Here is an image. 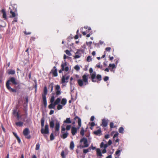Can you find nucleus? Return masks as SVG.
Here are the masks:
<instances>
[{
	"label": "nucleus",
	"mask_w": 158,
	"mask_h": 158,
	"mask_svg": "<svg viewBox=\"0 0 158 158\" xmlns=\"http://www.w3.org/2000/svg\"><path fill=\"white\" fill-rule=\"evenodd\" d=\"M74 120H76V119H78L77 123L78 124V127L76 128L74 127H71V132L73 135H76L77 132V130L80 128L81 126V118L78 116H76L74 118Z\"/></svg>",
	"instance_id": "2"
},
{
	"label": "nucleus",
	"mask_w": 158,
	"mask_h": 158,
	"mask_svg": "<svg viewBox=\"0 0 158 158\" xmlns=\"http://www.w3.org/2000/svg\"><path fill=\"white\" fill-rule=\"evenodd\" d=\"M54 112V111L53 110H51L50 111L49 114L50 115H52L53 114Z\"/></svg>",
	"instance_id": "57"
},
{
	"label": "nucleus",
	"mask_w": 158,
	"mask_h": 158,
	"mask_svg": "<svg viewBox=\"0 0 158 158\" xmlns=\"http://www.w3.org/2000/svg\"><path fill=\"white\" fill-rule=\"evenodd\" d=\"M18 20H17V17H15V18L14 19V20H13V23H14V22H17Z\"/></svg>",
	"instance_id": "55"
},
{
	"label": "nucleus",
	"mask_w": 158,
	"mask_h": 158,
	"mask_svg": "<svg viewBox=\"0 0 158 158\" xmlns=\"http://www.w3.org/2000/svg\"><path fill=\"white\" fill-rule=\"evenodd\" d=\"M63 123L70 124L72 123V121L70 118H67L66 120L63 122Z\"/></svg>",
	"instance_id": "17"
},
{
	"label": "nucleus",
	"mask_w": 158,
	"mask_h": 158,
	"mask_svg": "<svg viewBox=\"0 0 158 158\" xmlns=\"http://www.w3.org/2000/svg\"><path fill=\"white\" fill-rule=\"evenodd\" d=\"M48 108L49 109H55V107L53 106L52 105V103H51V104L48 105Z\"/></svg>",
	"instance_id": "34"
},
{
	"label": "nucleus",
	"mask_w": 158,
	"mask_h": 158,
	"mask_svg": "<svg viewBox=\"0 0 158 158\" xmlns=\"http://www.w3.org/2000/svg\"><path fill=\"white\" fill-rule=\"evenodd\" d=\"M50 139L51 140H52L54 139V137L53 135V133H52L51 134L50 136Z\"/></svg>",
	"instance_id": "36"
},
{
	"label": "nucleus",
	"mask_w": 158,
	"mask_h": 158,
	"mask_svg": "<svg viewBox=\"0 0 158 158\" xmlns=\"http://www.w3.org/2000/svg\"><path fill=\"white\" fill-rule=\"evenodd\" d=\"M92 44V42L91 41L86 42V44L87 45H89V47L91 46Z\"/></svg>",
	"instance_id": "42"
},
{
	"label": "nucleus",
	"mask_w": 158,
	"mask_h": 158,
	"mask_svg": "<svg viewBox=\"0 0 158 158\" xmlns=\"http://www.w3.org/2000/svg\"><path fill=\"white\" fill-rule=\"evenodd\" d=\"M35 40V37H32L31 38L30 40H32V41H34Z\"/></svg>",
	"instance_id": "62"
},
{
	"label": "nucleus",
	"mask_w": 158,
	"mask_h": 158,
	"mask_svg": "<svg viewBox=\"0 0 158 158\" xmlns=\"http://www.w3.org/2000/svg\"><path fill=\"white\" fill-rule=\"evenodd\" d=\"M88 75L85 74L82 77V79H79L77 80V83L80 87H81L88 84Z\"/></svg>",
	"instance_id": "6"
},
{
	"label": "nucleus",
	"mask_w": 158,
	"mask_h": 158,
	"mask_svg": "<svg viewBox=\"0 0 158 158\" xmlns=\"http://www.w3.org/2000/svg\"><path fill=\"white\" fill-rule=\"evenodd\" d=\"M51 72L52 73V75L56 77L57 76V69L55 66H54L53 69L51 70Z\"/></svg>",
	"instance_id": "13"
},
{
	"label": "nucleus",
	"mask_w": 158,
	"mask_h": 158,
	"mask_svg": "<svg viewBox=\"0 0 158 158\" xmlns=\"http://www.w3.org/2000/svg\"><path fill=\"white\" fill-rule=\"evenodd\" d=\"M45 119L44 117H42L41 120V124L42 128L41 129V133L44 134V136L45 137H47L46 134H48L49 133L48 129V124H46L45 126V129H44L43 127L44 126Z\"/></svg>",
	"instance_id": "5"
},
{
	"label": "nucleus",
	"mask_w": 158,
	"mask_h": 158,
	"mask_svg": "<svg viewBox=\"0 0 158 158\" xmlns=\"http://www.w3.org/2000/svg\"><path fill=\"white\" fill-rule=\"evenodd\" d=\"M55 100V97L53 96L51 97L50 99V102L51 103H52L54 102Z\"/></svg>",
	"instance_id": "30"
},
{
	"label": "nucleus",
	"mask_w": 158,
	"mask_h": 158,
	"mask_svg": "<svg viewBox=\"0 0 158 158\" xmlns=\"http://www.w3.org/2000/svg\"><path fill=\"white\" fill-rule=\"evenodd\" d=\"M74 147V145L73 142V141L71 142L69 147L70 149L71 150H73Z\"/></svg>",
	"instance_id": "27"
},
{
	"label": "nucleus",
	"mask_w": 158,
	"mask_h": 158,
	"mask_svg": "<svg viewBox=\"0 0 158 158\" xmlns=\"http://www.w3.org/2000/svg\"><path fill=\"white\" fill-rule=\"evenodd\" d=\"M89 72L91 77V80L93 82H98V81L102 80V76L100 74H98L96 76V73L95 72H93V69L91 68L89 69Z\"/></svg>",
	"instance_id": "1"
},
{
	"label": "nucleus",
	"mask_w": 158,
	"mask_h": 158,
	"mask_svg": "<svg viewBox=\"0 0 158 158\" xmlns=\"http://www.w3.org/2000/svg\"><path fill=\"white\" fill-rule=\"evenodd\" d=\"M1 127H2V130H3V131L4 132V133H5L6 132V130H5V128L4 127V126H3V125H1Z\"/></svg>",
	"instance_id": "47"
},
{
	"label": "nucleus",
	"mask_w": 158,
	"mask_h": 158,
	"mask_svg": "<svg viewBox=\"0 0 158 158\" xmlns=\"http://www.w3.org/2000/svg\"><path fill=\"white\" fill-rule=\"evenodd\" d=\"M55 89L56 90V94L57 95H60L61 94V92L60 91V86L58 85H57L55 86Z\"/></svg>",
	"instance_id": "12"
},
{
	"label": "nucleus",
	"mask_w": 158,
	"mask_h": 158,
	"mask_svg": "<svg viewBox=\"0 0 158 158\" xmlns=\"http://www.w3.org/2000/svg\"><path fill=\"white\" fill-rule=\"evenodd\" d=\"M110 50L111 48L110 47H107L105 48L106 51L108 52H110Z\"/></svg>",
	"instance_id": "46"
},
{
	"label": "nucleus",
	"mask_w": 158,
	"mask_h": 158,
	"mask_svg": "<svg viewBox=\"0 0 158 158\" xmlns=\"http://www.w3.org/2000/svg\"><path fill=\"white\" fill-rule=\"evenodd\" d=\"M60 155L62 158H65L64 152V151H62L61 152Z\"/></svg>",
	"instance_id": "40"
},
{
	"label": "nucleus",
	"mask_w": 158,
	"mask_h": 158,
	"mask_svg": "<svg viewBox=\"0 0 158 158\" xmlns=\"http://www.w3.org/2000/svg\"><path fill=\"white\" fill-rule=\"evenodd\" d=\"M121 150L118 149V150L116 152L115 154L116 155H118V154L120 153L121 152Z\"/></svg>",
	"instance_id": "48"
},
{
	"label": "nucleus",
	"mask_w": 158,
	"mask_h": 158,
	"mask_svg": "<svg viewBox=\"0 0 158 158\" xmlns=\"http://www.w3.org/2000/svg\"><path fill=\"white\" fill-rule=\"evenodd\" d=\"M94 116H92L90 118V121H93L94 120Z\"/></svg>",
	"instance_id": "56"
},
{
	"label": "nucleus",
	"mask_w": 158,
	"mask_h": 158,
	"mask_svg": "<svg viewBox=\"0 0 158 158\" xmlns=\"http://www.w3.org/2000/svg\"><path fill=\"white\" fill-rule=\"evenodd\" d=\"M65 52L69 56H70L71 55V53L70 51L68 50H67L65 51Z\"/></svg>",
	"instance_id": "37"
},
{
	"label": "nucleus",
	"mask_w": 158,
	"mask_h": 158,
	"mask_svg": "<svg viewBox=\"0 0 158 158\" xmlns=\"http://www.w3.org/2000/svg\"><path fill=\"white\" fill-rule=\"evenodd\" d=\"M104 143L103 142H102L101 143V144H100V147H101V148H102L103 147H104Z\"/></svg>",
	"instance_id": "61"
},
{
	"label": "nucleus",
	"mask_w": 158,
	"mask_h": 158,
	"mask_svg": "<svg viewBox=\"0 0 158 158\" xmlns=\"http://www.w3.org/2000/svg\"><path fill=\"white\" fill-rule=\"evenodd\" d=\"M13 135H14V136L16 137V138H17V137H18V136L17 135V134L16 133H15V132H13Z\"/></svg>",
	"instance_id": "54"
},
{
	"label": "nucleus",
	"mask_w": 158,
	"mask_h": 158,
	"mask_svg": "<svg viewBox=\"0 0 158 158\" xmlns=\"http://www.w3.org/2000/svg\"><path fill=\"white\" fill-rule=\"evenodd\" d=\"M124 128L122 127H120L118 129V131L120 133H123Z\"/></svg>",
	"instance_id": "28"
},
{
	"label": "nucleus",
	"mask_w": 158,
	"mask_h": 158,
	"mask_svg": "<svg viewBox=\"0 0 158 158\" xmlns=\"http://www.w3.org/2000/svg\"><path fill=\"white\" fill-rule=\"evenodd\" d=\"M13 114L14 115H15L17 114V113H18V112L17 111V109H16L15 110H13Z\"/></svg>",
	"instance_id": "32"
},
{
	"label": "nucleus",
	"mask_w": 158,
	"mask_h": 158,
	"mask_svg": "<svg viewBox=\"0 0 158 158\" xmlns=\"http://www.w3.org/2000/svg\"><path fill=\"white\" fill-rule=\"evenodd\" d=\"M101 128H99L97 130L94 131V133L96 135H100V134L101 133Z\"/></svg>",
	"instance_id": "19"
},
{
	"label": "nucleus",
	"mask_w": 158,
	"mask_h": 158,
	"mask_svg": "<svg viewBox=\"0 0 158 158\" xmlns=\"http://www.w3.org/2000/svg\"><path fill=\"white\" fill-rule=\"evenodd\" d=\"M92 60L91 57L90 56H88L87 58V61L88 62H89Z\"/></svg>",
	"instance_id": "39"
},
{
	"label": "nucleus",
	"mask_w": 158,
	"mask_h": 158,
	"mask_svg": "<svg viewBox=\"0 0 158 158\" xmlns=\"http://www.w3.org/2000/svg\"><path fill=\"white\" fill-rule=\"evenodd\" d=\"M109 79V77L107 76L105 77L103 79L104 81H106Z\"/></svg>",
	"instance_id": "45"
},
{
	"label": "nucleus",
	"mask_w": 158,
	"mask_h": 158,
	"mask_svg": "<svg viewBox=\"0 0 158 158\" xmlns=\"http://www.w3.org/2000/svg\"><path fill=\"white\" fill-rule=\"evenodd\" d=\"M116 127V126H114V123L113 122H111L110 124V128H115Z\"/></svg>",
	"instance_id": "35"
},
{
	"label": "nucleus",
	"mask_w": 158,
	"mask_h": 158,
	"mask_svg": "<svg viewBox=\"0 0 158 158\" xmlns=\"http://www.w3.org/2000/svg\"><path fill=\"white\" fill-rule=\"evenodd\" d=\"M60 122L58 121H56L55 123V135H56V134L58 133V134H59V131L60 130Z\"/></svg>",
	"instance_id": "10"
},
{
	"label": "nucleus",
	"mask_w": 158,
	"mask_h": 158,
	"mask_svg": "<svg viewBox=\"0 0 158 158\" xmlns=\"http://www.w3.org/2000/svg\"><path fill=\"white\" fill-rule=\"evenodd\" d=\"M15 73V70L12 69H9L7 71V73L9 75H14Z\"/></svg>",
	"instance_id": "20"
},
{
	"label": "nucleus",
	"mask_w": 158,
	"mask_h": 158,
	"mask_svg": "<svg viewBox=\"0 0 158 158\" xmlns=\"http://www.w3.org/2000/svg\"><path fill=\"white\" fill-rule=\"evenodd\" d=\"M80 142L81 143L83 142L84 145H80V147L81 148H86L88 147L89 144L88 143V141L87 139L85 137H83L82 139H81L80 140Z\"/></svg>",
	"instance_id": "8"
},
{
	"label": "nucleus",
	"mask_w": 158,
	"mask_h": 158,
	"mask_svg": "<svg viewBox=\"0 0 158 158\" xmlns=\"http://www.w3.org/2000/svg\"><path fill=\"white\" fill-rule=\"evenodd\" d=\"M23 123L21 121H19L18 122H16L15 124L16 126L19 127H22L23 125Z\"/></svg>",
	"instance_id": "22"
},
{
	"label": "nucleus",
	"mask_w": 158,
	"mask_h": 158,
	"mask_svg": "<svg viewBox=\"0 0 158 158\" xmlns=\"http://www.w3.org/2000/svg\"><path fill=\"white\" fill-rule=\"evenodd\" d=\"M15 116H16L18 120H19L20 118L19 115V113H17V114L15 115Z\"/></svg>",
	"instance_id": "50"
},
{
	"label": "nucleus",
	"mask_w": 158,
	"mask_h": 158,
	"mask_svg": "<svg viewBox=\"0 0 158 158\" xmlns=\"http://www.w3.org/2000/svg\"><path fill=\"white\" fill-rule=\"evenodd\" d=\"M65 125L64 124L61 127V133L62 134L61 137L63 139L66 138L69 135V133L66 132H64V131L66 130L67 131H69L71 128V125H67L66 126V127H65Z\"/></svg>",
	"instance_id": "4"
},
{
	"label": "nucleus",
	"mask_w": 158,
	"mask_h": 158,
	"mask_svg": "<svg viewBox=\"0 0 158 158\" xmlns=\"http://www.w3.org/2000/svg\"><path fill=\"white\" fill-rule=\"evenodd\" d=\"M108 67L109 68V69L110 71L111 72H113L114 73V70H113L114 69H115L116 67L115 65L114 64H109Z\"/></svg>",
	"instance_id": "14"
},
{
	"label": "nucleus",
	"mask_w": 158,
	"mask_h": 158,
	"mask_svg": "<svg viewBox=\"0 0 158 158\" xmlns=\"http://www.w3.org/2000/svg\"><path fill=\"white\" fill-rule=\"evenodd\" d=\"M67 102V100L65 98H63L61 101V103L63 106L65 105Z\"/></svg>",
	"instance_id": "23"
},
{
	"label": "nucleus",
	"mask_w": 158,
	"mask_h": 158,
	"mask_svg": "<svg viewBox=\"0 0 158 158\" xmlns=\"http://www.w3.org/2000/svg\"><path fill=\"white\" fill-rule=\"evenodd\" d=\"M69 76H66V77L64 76H63L62 79H61V82L62 83H64L65 82H68V80L69 79Z\"/></svg>",
	"instance_id": "15"
},
{
	"label": "nucleus",
	"mask_w": 158,
	"mask_h": 158,
	"mask_svg": "<svg viewBox=\"0 0 158 158\" xmlns=\"http://www.w3.org/2000/svg\"><path fill=\"white\" fill-rule=\"evenodd\" d=\"M2 18L4 20H6L7 19L6 15V11L4 9L2 10Z\"/></svg>",
	"instance_id": "18"
},
{
	"label": "nucleus",
	"mask_w": 158,
	"mask_h": 158,
	"mask_svg": "<svg viewBox=\"0 0 158 158\" xmlns=\"http://www.w3.org/2000/svg\"><path fill=\"white\" fill-rule=\"evenodd\" d=\"M30 133V131L29 129L28 128H25L23 131V134L24 136H25L26 138L27 139H30L31 138V136L29 135Z\"/></svg>",
	"instance_id": "9"
},
{
	"label": "nucleus",
	"mask_w": 158,
	"mask_h": 158,
	"mask_svg": "<svg viewBox=\"0 0 158 158\" xmlns=\"http://www.w3.org/2000/svg\"><path fill=\"white\" fill-rule=\"evenodd\" d=\"M11 82L13 84L15 85H16L17 84V83L15 79L13 77H11L6 82V88L8 89V90L11 92H16V90L15 89L11 88L10 86V82Z\"/></svg>",
	"instance_id": "3"
},
{
	"label": "nucleus",
	"mask_w": 158,
	"mask_h": 158,
	"mask_svg": "<svg viewBox=\"0 0 158 158\" xmlns=\"http://www.w3.org/2000/svg\"><path fill=\"white\" fill-rule=\"evenodd\" d=\"M24 33L26 35H30L31 34V32H30L25 31Z\"/></svg>",
	"instance_id": "59"
},
{
	"label": "nucleus",
	"mask_w": 158,
	"mask_h": 158,
	"mask_svg": "<svg viewBox=\"0 0 158 158\" xmlns=\"http://www.w3.org/2000/svg\"><path fill=\"white\" fill-rule=\"evenodd\" d=\"M17 139L19 143H21V140L19 137L18 136L17 138H16Z\"/></svg>",
	"instance_id": "51"
},
{
	"label": "nucleus",
	"mask_w": 158,
	"mask_h": 158,
	"mask_svg": "<svg viewBox=\"0 0 158 158\" xmlns=\"http://www.w3.org/2000/svg\"><path fill=\"white\" fill-rule=\"evenodd\" d=\"M84 131H85L84 128H82L80 131V134L81 135L83 136L84 135Z\"/></svg>",
	"instance_id": "29"
},
{
	"label": "nucleus",
	"mask_w": 158,
	"mask_h": 158,
	"mask_svg": "<svg viewBox=\"0 0 158 158\" xmlns=\"http://www.w3.org/2000/svg\"><path fill=\"white\" fill-rule=\"evenodd\" d=\"M112 142L111 140L110 139L108 142V143L109 145H110L112 144Z\"/></svg>",
	"instance_id": "53"
},
{
	"label": "nucleus",
	"mask_w": 158,
	"mask_h": 158,
	"mask_svg": "<svg viewBox=\"0 0 158 158\" xmlns=\"http://www.w3.org/2000/svg\"><path fill=\"white\" fill-rule=\"evenodd\" d=\"M80 57V56L79 55H76L74 56V59H77V58H79Z\"/></svg>",
	"instance_id": "49"
},
{
	"label": "nucleus",
	"mask_w": 158,
	"mask_h": 158,
	"mask_svg": "<svg viewBox=\"0 0 158 158\" xmlns=\"http://www.w3.org/2000/svg\"><path fill=\"white\" fill-rule=\"evenodd\" d=\"M79 38V35H76L74 36V39L75 40Z\"/></svg>",
	"instance_id": "60"
},
{
	"label": "nucleus",
	"mask_w": 158,
	"mask_h": 158,
	"mask_svg": "<svg viewBox=\"0 0 158 158\" xmlns=\"http://www.w3.org/2000/svg\"><path fill=\"white\" fill-rule=\"evenodd\" d=\"M61 101V99L59 98H58L56 99V100L55 101V102L57 104H58V103H59Z\"/></svg>",
	"instance_id": "33"
},
{
	"label": "nucleus",
	"mask_w": 158,
	"mask_h": 158,
	"mask_svg": "<svg viewBox=\"0 0 158 158\" xmlns=\"http://www.w3.org/2000/svg\"><path fill=\"white\" fill-rule=\"evenodd\" d=\"M110 136L109 135L107 134L105 136V138L106 139H107L109 138Z\"/></svg>",
	"instance_id": "58"
},
{
	"label": "nucleus",
	"mask_w": 158,
	"mask_h": 158,
	"mask_svg": "<svg viewBox=\"0 0 158 158\" xmlns=\"http://www.w3.org/2000/svg\"><path fill=\"white\" fill-rule=\"evenodd\" d=\"M49 126L51 128H53L54 126V123L53 120L51 121L49 123Z\"/></svg>",
	"instance_id": "26"
},
{
	"label": "nucleus",
	"mask_w": 158,
	"mask_h": 158,
	"mask_svg": "<svg viewBox=\"0 0 158 158\" xmlns=\"http://www.w3.org/2000/svg\"><path fill=\"white\" fill-rule=\"evenodd\" d=\"M62 108V106L60 104H58L57 106V109L58 110L61 109Z\"/></svg>",
	"instance_id": "31"
},
{
	"label": "nucleus",
	"mask_w": 158,
	"mask_h": 158,
	"mask_svg": "<svg viewBox=\"0 0 158 158\" xmlns=\"http://www.w3.org/2000/svg\"><path fill=\"white\" fill-rule=\"evenodd\" d=\"M10 13L11 14V15H10V18L15 17L16 16L15 13L13 12L12 10H10Z\"/></svg>",
	"instance_id": "25"
},
{
	"label": "nucleus",
	"mask_w": 158,
	"mask_h": 158,
	"mask_svg": "<svg viewBox=\"0 0 158 158\" xmlns=\"http://www.w3.org/2000/svg\"><path fill=\"white\" fill-rule=\"evenodd\" d=\"M48 93L47 88L46 86H45L44 90V94H42V99L43 101V103L45 108H46L47 106V101L46 99V95Z\"/></svg>",
	"instance_id": "7"
},
{
	"label": "nucleus",
	"mask_w": 158,
	"mask_h": 158,
	"mask_svg": "<svg viewBox=\"0 0 158 158\" xmlns=\"http://www.w3.org/2000/svg\"><path fill=\"white\" fill-rule=\"evenodd\" d=\"M106 149H105V148H104V149H103V150L102 151V153H106Z\"/></svg>",
	"instance_id": "63"
},
{
	"label": "nucleus",
	"mask_w": 158,
	"mask_h": 158,
	"mask_svg": "<svg viewBox=\"0 0 158 158\" xmlns=\"http://www.w3.org/2000/svg\"><path fill=\"white\" fill-rule=\"evenodd\" d=\"M97 155L98 156H101L102 155L101 151L99 148H97L96 149Z\"/></svg>",
	"instance_id": "21"
},
{
	"label": "nucleus",
	"mask_w": 158,
	"mask_h": 158,
	"mask_svg": "<svg viewBox=\"0 0 158 158\" xmlns=\"http://www.w3.org/2000/svg\"><path fill=\"white\" fill-rule=\"evenodd\" d=\"M107 62H104L103 63V65L105 67L107 66Z\"/></svg>",
	"instance_id": "64"
},
{
	"label": "nucleus",
	"mask_w": 158,
	"mask_h": 158,
	"mask_svg": "<svg viewBox=\"0 0 158 158\" xmlns=\"http://www.w3.org/2000/svg\"><path fill=\"white\" fill-rule=\"evenodd\" d=\"M96 67H98V68H100L102 69V66H101L100 65V63H98Z\"/></svg>",
	"instance_id": "43"
},
{
	"label": "nucleus",
	"mask_w": 158,
	"mask_h": 158,
	"mask_svg": "<svg viewBox=\"0 0 158 158\" xmlns=\"http://www.w3.org/2000/svg\"><path fill=\"white\" fill-rule=\"evenodd\" d=\"M108 124L107 120H106L105 119H103L102 120V123L101 124V126H102L103 127H106L107 126Z\"/></svg>",
	"instance_id": "16"
},
{
	"label": "nucleus",
	"mask_w": 158,
	"mask_h": 158,
	"mask_svg": "<svg viewBox=\"0 0 158 158\" xmlns=\"http://www.w3.org/2000/svg\"><path fill=\"white\" fill-rule=\"evenodd\" d=\"M118 133L117 132H116V133L114 134L113 136V138L114 139L115 138L118 137Z\"/></svg>",
	"instance_id": "44"
},
{
	"label": "nucleus",
	"mask_w": 158,
	"mask_h": 158,
	"mask_svg": "<svg viewBox=\"0 0 158 158\" xmlns=\"http://www.w3.org/2000/svg\"><path fill=\"white\" fill-rule=\"evenodd\" d=\"M61 69L62 71L67 72L69 70V67L67 66L66 62L62 63L61 64Z\"/></svg>",
	"instance_id": "11"
},
{
	"label": "nucleus",
	"mask_w": 158,
	"mask_h": 158,
	"mask_svg": "<svg viewBox=\"0 0 158 158\" xmlns=\"http://www.w3.org/2000/svg\"><path fill=\"white\" fill-rule=\"evenodd\" d=\"M40 144L39 143H38L36 145L35 150H38L40 148Z\"/></svg>",
	"instance_id": "38"
},
{
	"label": "nucleus",
	"mask_w": 158,
	"mask_h": 158,
	"mask_svg": "<svg viewBox=\"0 0 158 158\" xmlns=\"http://www.w3.org/2000/svg\"><path fill=\"white\" fill-rule=\"evenodd\" d=\"M91 150V147H89L88 149H84L83 150V153L85 154H86L88 152L90 151Z\"/></svg>",
	"instance_id": "24"
},
{
	"label": "nucleus",
	"mask_w": 158,
	"mask_h": 158,
	"mask_svg": "<svg viewBox=\"0 0 158 158\" xmlns=\"http://www.w3.org/2000/svg\"><path fill=\"white\" fill-rule=\"evenodd\" d=\"M95 125V123L94 122H92L90 123V126L91 127H93Z\"/></svg>",
	"instance_id": "52"
},
{
	"label": "nucleus",
	"mask_w": 158,
	"mask_h": 158,
	"mask_svg": "<svg viewBox=\"0 0 158 158\" xmlns=\"http://www.w3.org/2000/svg\"><path fill=\"white\" fill-rule=\"evenodd\" d=\"M74 69L77 70H78L80 69V68L79 66L78 65H76L74 67Z\"/></svg>",
	"instance_id": "41"
}]
</instances>
